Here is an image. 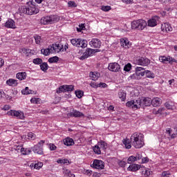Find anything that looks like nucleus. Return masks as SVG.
Segmentation results:
<instances>
[{"label":"nucleus","instance_id":"obj_24","mask_svg":"<svg viewBox=\"0 0 177 177\" xmlns=\"http://www.w3.org/2000/svg\"><path fill=\"white\" fill-rule=\"evenodd\" d=\"M122 143L124 145L126 149H131V147H132V142H131V138L129 140V138H125L123 139L122 140Z\"/></svg>","mask_w":177,"mask_h":177},{"label":"nucleus","instance_id":"obj_52","mask_svg":"<svg viewBox=\"0 0 177 177\" xmlns=\"http://www.w3.org/2000/svg\"><path fill=\"white\" fill-rule=\"evenodd\" d=\"M68 5L69 8H77V4L75 1H68Z\"/></svg>","mask_w":177,"mask_h":177},{"label":"nucleus","instance_id":"obj_20","mask_svg":"<svg viewBox=\"0 0 177 177\" xmlns=\"http://www.w3.org/2000/svg\"><path fill=\"white\" fill-rule=\"evenodd\" d=\"M162 31L168 32V31H172V26L169 24V23H165L161 25Z\"/></svg>","mask_w":177,"mask_h":177},{"label":"nucleus","instance_id":"obj_22","mask_svg":"<svg viewBox=\"0 0 177 177\" xmlns=\"http://www.w3.org/2000/svg\"><path fill=\"white\" fill-rule=\"evenodd\" d=\"M151 104L153 107H158L161 104V99L158 97L153 98L151 100Z\"/></svg>","mask_w":177,"mask_h":177},{"label":"nucleus","instance_id":"obj_14","mask_svg":"<svg viewBox=\"0 0 177 177\" xmlns=\"http://www.w3.org/2000/svg\"><path fill=\"white\" fill-rule=\"evenodd\" d=\"M52 53H59L63 52V45L62 44H53L51 46Z\"/></svg>","mask_w":177,"mask_h":177},{"label":"nucleus","instance_id":"obj_42","mask_svg":"<svg viewBox=\"0 0 177 177\" xmlns=\"http://www.w3.org/2000/svg\"><path fill=\"white\" fill-rule=\"evenodd\" d=\"M59 62V57L55 56L48 59L49 63H57Z\"/></svg>","mask_w":177,"mask_h":177},{"label":"nucleus","instance_id":"obj_12","mask_svg":"<svg viewBox=\"0 0 177 177\" xmlns=\"http://www.w3.org/2000/svg\"><path fill=\"white\" fill-rule=\"evenodd\" d=\"M19 53H21L23 56H26V57H31L32 55H34V50H31L30 48H21L19 50Z\"/></svg>","mask_w":177,"mask_h":177},{"label":"nucleus","instance_id":"obj_1","mask_svg":"<svg viewBox=\"0 0 177 177\" xmlns=\"http://www.w3.org/2000/svg\"><path fill=\"white\" fill-rule=\"evenodd\" d=\"M126 106L132 110H138L140 107H149L151 106V98L142 97L137 100H131L126 103Z\"/></svg>","mask_w":177,"mask_h":177},{"label":"nucleus","instance_id":"obj_19","mask_svg":"<svg viewBox=\"0 0 177 177\" xmlns=\"http://www.w3.org/2000/svg\"><path fill=\"white\" fill-rule=\"evenodd\" d=\"M32 151H34V153L39 154L40 156H42V154H44V147H42V146L35 145L32 148Z\"/></svg>","mask_w":177,"mask_h":177},{"label":"nucleus","instance_id":"obj_39","mask_svg":"<svg viewBox=\"0 0 177 177\" xmlns=\"http://www.w3.org/2000/svg\"><path fill=\"white\" fill-rule=\"evenodd\" d=\"M145 77H147V78L153 79L156 77V75L150 71H145Z\"/></svg>","mask_w":177,"mask_h":177},{"label":"nucleus","instance_id":"obj_26","mask_svg":"<svg viewBox=\"0 0 177 177\" xmlns=\"http://www.w3.org/2000/svg\"><path fill=\"white\" fill-rule=\"evenodd\" d=\"M16 77L19 81H23L27 78V73L26 72H19L17 73Z\"/></svg>","mask_w":177,"mask_h":177},{"label":"nucleus","instance_id":"obj_35","mask_svg":"<svg viewBox=\"0 0 177 177\" xmlns=\"http://www.w3.org/2000/svg\"><path fill=\"white\" fill-rule=\"evenodd\" d=\"M118 97L121 99L122 102H125V99H127V93L123 91H120L118 92Z\"/></svg>","mask_w":177,"mask_h":177},{"label":"nucleus","instance_id":"obj_53","mask_svg":"<svg viewBox=\"0 0 177 177\" xmlns=\"http://www.w3.org/2000/svg\"><path fill=\"white\" fill-rule=\"evenodd\" d=\"M171 175V172L169 171H164L162 172V177H169Z\"/></svg>","mask_w":177,"mask_h":177},{"label":"nucleus","instance_id":"obj_5","mask_svg":"<svg viewBox=\"0 0 177 177\" xmlns=\"http://www.w3.org/2000/svg\"><path fill=\"white\" fill-rule=\"evenodd\" d=\"M60 20V18L57 15H50L46 17H43L41 19V24H53L57 23Z\"/></svg>","mask_w":177,"mask_h":177},{"label":"nucleus","instance_id":"obj_3","mask_svg":"<svg viewBox=\"0 0 177 177\" xmlns=\"http://www.w3.org/2000/svg\"><path fill=\"white\" fill-rule=\"evenodd\" d=\"M22 13L25 15H29V16H32V15H37L39 12V10L35 6L34 1H29L26 3V6H24L21 9Z\"/></svg>","mask_w":177,"mask_h":177},{"label":"nucleus","instance_id":"obj_25","mask_svg":"<svg viewBox=\"0 0 177 177\" xmlns=\"http://www.w3.org/2000/svg\"><path fill=\"white\" fill-rule=\"evenodd\" d=\"M63 142L65 146H73L74 145V140L68 137L63 140Z\"/></svg>","mask_w":177,"mask_h":177},{"label":"nucleus","instance_id":"obj_36","mask_svg":"<svg viewBox=\"0 0 177 177\" xmlns=\"http://www.w3.org/2000/svg\"><path fill=\"white\" fill-rule=\"evenodd\" d=\"M48 68H49V66L48 65V63L41 62V64H40V69L41 70V71L46 73V71H48Z\"/></svg>","mask_w":177,"mask_h":177},{"label":"nucleus","instance_id":"obj_13","mask_svg":"<svg viewBox=\"0 0 177 177\" xmlns=\"http://www.w3.org/2000/svg\"><path fill=\"white\" fill-rule=\"evenodd\" d=\"M89 45L91 48H100L102 46V41L97 38H94L89 42Z\"/></svg>","mask_w":177,"mask_h":177},{"label":"nucleus","instance_id":"obj_15","mask_svg":"<svg viewBox=\"0 0 177 177\" xmlns=\"http://www.w3.org/2000/svg\"><path fill=\"white\" fill-rule=\"evenodd\" d=\"M108 68L110 71H114L115 73H118V71H120V68H121V67L120 66V64H118V63L113 62L109 64Z\"/></svg>","mask_w":177,"mask_h":177},{"label":"nucleus","instance_id":"obj_8","mask_svg":"<svg viewBox=\"0 0 177 177\" xmlns=\"http://www.w3.org/2000/svg\"><path fill=\"white\" fill-rule=\"evenodd\" d=\"M7 114L11 117H16L18 120H24V113L21 111L10 110Z\"/></svg>","mask_w":177,"mask_h":177},{"label":"nucleus","instance_id":"obj_33","mask_svg":"<svg viewBox=\"0 0 177 177\" xmlns=\"http://www.w3.org/2000/svg\"><path fill=\"white\" fill-rule=\"evenodd\" d=\"M41 53L42 55H44V56H49L50 53H52V46H49L48 48L41 49Z\"/></svg>","mask_w":177,"mask_h":177},{"label":"nucleus","instance_id":"obj_37","mask_svg":"<svg viewBox=\"0 0 177 177\" xmlns=\"http://www.w3.org/2000/svg\"><path fill=\"white\" fill-rule=\"evenodd\" d=\"M21 153L24 156H28V154L31 153V149H30V148H26H26L21 147Z\"/></svg>","mask_w":177,"mask_h":177},{"label":"nucleus","instance_id":"obj_30","mask_svg":"<svg viewBox=\"0 0 177 177\" xmlns=\"http://www.w3.org/2000/svg\"><path fill=\"white\" fill-rule=\"evenodd\" d=\"M7 85L9 86H17L19 85V82H17V80L15 79H9L6 81Z\"/></svg>","mask_w":177,"mask_h":177},{"label":"nucleus","instance_id":"obj_34","mask_svg":"<svg viewBox=\"0 0 177 177\" xmlns=\"http://www.w3.org/2000/svg\"><path fill=\"white\" fill-rule=\"evenodd\" d=\"M97 145L100 149H102V150H106V149H107V142L103 140H100Z\"/></svg>","mask_w":177,"mask_h":177},{"label":"nucleus","instance_id":"obj_54","mask_svg":"<svg viewBox=\"0 0 177 177\" xmlns=\"http://www.w3.org/2000/svg\"><path fill=\"white\" fill-rule=\"evenodd\" d=\"M90 86H91V88H99V84H97L95 82H91L90 83Z\"/></svg>","mask_w":177,"mask_h":177},{"label":"nucleus","instance_id":"obj_56","mask_svg":"<svg viewBox=\"0 0 177 177\" xmlns=\"http://www.w3.org/2000/svg\"><path fill=\"white\" fill-rule=\"evenodd\" d=\"M57 149V147H56V145H55V144H50V150H51V151H53Z\"/></svg>","mask_w":177,"mask_h":177},{"label":"nucleus","instance_id":"obj_11","mask_svg":"<svg viewBox=\"0 0 177 177\" xmlns=\"http://www.w3.org/2000/svg\"><path fill=\"white\" fill-rule=\"evenodd\" d=\"M92 167L95 169H103L104 168V162L95 159L92 164Z\"/></svg>","mask_w":177,"mask_h":177},{"label":"nucleus","instance_id":"obj_41","mask_svg":"<svg viewBox=\"0 0 177 177\" xmlns=\"http://www.w3.org/2000/svg\"><path fill=\"white\" fill-rule=\"evenodd\" d=\"M64 174L65 177H75V175L73 174L72 172L68 169H66L64 171Z\"/></svg>","mask_w":177,"mask_h":177},{"label":"nucleus","instance_id":"obj_46","mask_svg":"<svg viewBox=\"0 0 177 177\" xmlns=\"http://www.w3.org/2000/svg\"><path fill=\"white\" fill-rule=\"evenodd\" d=\"M136 161V158H135L134 156H131L128 159H127V162L128 164H132V162H135Z\"/></svg>","mask_w":177,"mask_h":177},{"label":"nucleus","instance_id":"obj_61","mask_svg":"<svg viewBox=\"0 0 177 177\" xmlns=\"http://www.w3.org/2000/svg\"><path fill=\"white\" fill-rule=\"evenodd\" d=\"M135 158H136V161H138L139 160H142V155L138 153L135 156Z\"/></svg>","mask_w":177,"mask_h":177},{"label":"nucleus","instance_id":"obj_62","mask_svg":"<svg viewBox=\"0 0 177 177\" xmlns=\"http://www.w3.org/2000/svg\"><path fill=\"white\" fill-rule=\"evenodd\" d=\"M44 144H45V140H40L37 145L41 146V147H44Z\"/></svg>","mask_w":177,"mask_h":177},{"label":"nucleus","instance_id":"obj_57","mask_svg":"<svg viewBox=\"0 0 177 177\" xmlns=\"http://www.w3.org/2000/svg\"><path fill=\"white\" fill-rule=\"evenodd\" d=\"M98 88H107V84L106 83L100 82L98 84Z\"/></svg>","mask_w":177,"mask_h":177},{"label":"nucleus","instance_id":"obj_21","mask_svg":"<svg viewBox=\"0 0 177 177\" xmlns=\"http://www.w3.org/2000/svg\"><path fill=\"white\" fill-rule=\"evenodd\" d=\"M44 166V163L41 162H35V163H31L30 167L32 169H41Z\"/></svg>","mask_w":177,"mask_h":177},{"label":"nucleus","instance_id":"obj_60","mask_svg":"<svg viewBox=\"0 0 177 177\" xmlns=\"http://www.w3.org/2000/svg\"><path fill=\"white\" fill-rule=\"evenodd\" d=\"M3 110H4L5 111L10 110V105H4L3 107Z\"/></svg>","mask_w":177,"mask_h":177},{"label":"nucleus","instance_id":"obj_2","mask_svg":"<svg viewBox=\"0 0 177 177\" xmlns=\"http://www.w3.org/2000/svg\"><path fill=\"white\" fill-rule=\"evenodd\" d=\"M131 142L135 149H142L145 146V135L142 133L136 132L131 135Z\"/></svg>","mask_w":177,"mask_h":177},{"label":"nucleus","instance_id":"obj_9","mask_svg":"<svg viewBox=\"0 0 177 177\" xmlns=\"http://www.w3.org/2000/svg\"><path fill=\"white\" fill-rule=\"evenodd\" d=\"M136 64L139 66H142L143 67H146V66H149L150 64V59L147 57H138L136 59Z\"/></svg>","mask_w":177,"mask_h":177},{"label":"nucleus","instance_id":"obj_16","mask_svg":"<svg viewBox=\"0 0 177 177\" xmlns=\"http://www.w3.org/2000/svg\"><path fill=\"white\" fill-rule=\"evenodd\" d=\"M93 55V49L87 48L86 51L83 53V55L80 57V60H85L88 57H91Z\"/></svg>","mask_w":177,"mask_h":177},{"label":"nucleus","instance_id":"obj_58","mask_svg":"<svg viewBox=\"0 0 177 177\" xmlns=\"http://www.w3.org/2000/svg\"><path fill=\"white\" fill-rule=\"evenodd\" d=\"M122 1L124 3H127V5H129L131 3H133V0H122Z\"/></svg>","mask_w":177,"mask_h":177},{"label":"nucleus","instance_id":"obj_6","mask_svg":"<svg viewBox=\"0 0 177 177\" xmlns=\"http://www.w3.org/2000/svg\"><path fill=\"white\" fill-rule=\"evenodd\" d=\"M71 43L77 48H86L88 46V41L82 39H72Z\"/></svg>","mask_w":177,"mask_h":177},{"label":"nucleus","instance_id":"obj_48","mask_svg":"<svg viewBox=\"0 0 177 177\" xmlns=\"http://www.w3.org/2000/svg\"><path fill=\"white\" fill-rule=\"evenodd\" d=\"M41 100L39 98H32L30 99V102L33 104H39Z\"/></svg>","mask_w":177,"mask_h":177},{"label":"nucleus","instance_id":"obj_49","mask_svg":"<svg viewBox=\"0 0 177 177\" xmlns=\"http://www.w3.org/2000/svg\"><path fill=\"white\" fill-rule=\"evenodd\" d=\"M142 175H144V176L147 177L150 175V171L144 169L142 172H141Z\"/></svg>","mask_w":177,"mask_h":177},{"label":"nucleus","instance_id":"obj_43","mask_svg":"<svg viewBox=\"0 0 177 177\" xmlns=\"http://www.w3.org/2000/svg\"><path fill=\"white\" fill-rule=\"evenodd\" d=\"M57 164H69L70 161H68V160L66 158L64 159L59 158L57 160Z\"/></svg>","mask_w":177,"mask_h":177},{"label":"nucleus","instance_id":"obj_4","mask_svg":"<svg viewBox=\"0 0 177 177\" xmlns=\"http://www.w3.org/2000/svg\"><path fill=\"white\" fill-rule=\"evenodd\" d=\"M147 26V22L143 19H138L131 22V28L133 30H140V31L145 30Z\"/></svg>","mask_w":177,"mask_h":177},{"label":"nucleus","instance_id":"obj_64","mask_svg":"<svg viewBox=\"0 0 177 177\" xmlns=\"http://www.w3.org/2000/svg\"><path fill=\"white\" fill-rule=\"evenodd\" d=\"M166 133H168V135H169V136H171V133H172V129L167 128L166 129Z\"/></svg>","mask_w":177,"mask_h":177},{"label":"nucleus","instance_id":"obj_17","mask_svg":"<svg viewBox=\"0 0 177 177\" xmlns=\"http://www.w3.org/2000/svg\"><path fill=\"white\" fill-rule=\"evenodd\" d=\"M68 117H75V118H80V117H84V113L80 112V111L73 110L72 112L68 113Z\"/></svg>","mask_w":177,"mask_h":177},{"label":"nucleus","instance_id":"obj_10","mask_svg":"<svg viewBox=\"0 0 177 177\" xmlns=\"http://www.w3.org/2000/svg\"><path fill=\"white\" fill-rule=\"evenodd\" d=\"M73 91H74V86L63 85L57 89V93H62V92H73Z\"/></svg>","mask_w":177,"mask_h":177},{"label":"nucleus","instance_id":"obj_31","mask_svg":"<svg viewBox=\"0 0 177 177\" xmlns=\"http://www.w3.org/2000/svg\"><path fill=\"white\" fill-rule=\"evenodd\" d=\"M145 68L142 67H136V73L137 75H141V77H144V75H146V71H143Z\"/></svg>","mask_w":177,"mask_h":177},{"label":"nucleus","instance_id":"obj_40","mask_svg":"<svg viewBox=\"0 0 177 177\" xmlns=\"http://www.w3.org/2000/svg\"><path fill=\"white\" fill-rule=\"evenodd\" d=\"M93 150L94 153H95V154H101L102 153V151H100V148L99 145H97V144L93 147Z\"/></svg>","mask_w":177,"mask_h":177},{"label":"nucleus","instance_id":"obj_27","mask_svg":"<svg viewBox=\"0 0 177 177\" xmlns=\"http://www.w3.org/2000/svg\"><path fill=\"white\" fill-rule=\"evenodd\" d=\"M147 25L149 27H156L157 26V17L148 20Z\"/></svg>","mask_w":177,"mask_h":177},{"label":"nucleus","instance_id":"obj_28","mask_svg":"<svg viewBox=\"0 0 177 177\" xmlns=\"http://www.w3.org/2000/svg\"><path fill=\"white\" fill-rule=\"evenodd\" d=\"M174 106L175 103L171 100H168L165 103V107H166L167 110H174Z\"/></svg>","mask_w":177,"mask_h":177},{"label":"nucleus","instance_id":"obj_23","mask_svg":"<svg viewBox=\"0 0 177 177\" xmlns=\"http://www.w3.org/2000/svg\"><path fill=\"white\" fill-rule=\"evenodd\" d=\"M120 45L123 48L128 49L129 48V40L127 38H122L120 39Z\"/></svg>","mask_w":177,"mask_h":177},{"label":"nucleus","instance_id":"obj_47","mask_svg":"<svg viewBox=\"0 0 177 177\" xmlns=\"http://www.w3.org/2000/svg\"><path fill=\"white\" fill-rule=\"evenodd\" d=\"M101 10H103V12H109L111 10V6H102L101 7Z\"/></svg>","mask_w":177,"mask_h":177},{"label":"nucleus","instance_id":"obj_63","mask_svg":"<svg viewBox=\"0 0 177 177\" xmlns=\"http://www.w3.org/2000/svg\"><path fill=\"white\" fill-rule=\"evenodd\" d=\"M68 49V44L66 43L64 46H63V52H66Z\"/></svg>","mask_w":177,"mask_h":177},{"label":"nucleus","instance_id":"obj_7","mask_svg":"<svg viewBox=\"0 0 177 177\" xmlns=\"http://www.w3.org/2000/svg\"><path fill=\"white\" fill-rule=\"evenodd\" d=\"M159 61L161 62V63H163V64H174V63L177 64L176 59L171 57V56H165V55H160L159 57Z\"/></svg>","mask_w":177,"mask_h":177},{"label":"nucleus","instance_id":"obj_32","mask_svg":"<svg viewBox=\"0 0 177 177\" xmlns=\"http://www.w3.org/2000/svg\"><path fill=\"white\" fill-rule=\"evenodd\" d=\"M140 169V166L139 165H131L127 168L128 171H131V172H136Z\"/></svg>","mask_w":177,"mask_h":177},{"label":"nucleus","instance_id":"obj_59","mask_svg":"<svg viewBox=\"0 0 177 177\" xmlns=\"http://www.w3.org/2000/svg\"><path fill=\"white\" fill-rule=\"evenodd\" d=\"M141 159H142V164H145V162H149V158H147V157H145Z\"/></svg>","mask_w":177,"mask_h":177},{"label":"nucleus","instance_id":"obj_44","mask_svg":"<svg viewBox=\"0 0 177 177\" xmlns=\"http://www.w3.org/2000/svg\"><path fill=\"white\" fill-rule=\"evenodd\" d=\"M32 63L34 64H37V65L41 64H42V59H41V58L33 59Z\"/></svg>","mask_w":177,"mask_h":177},{"label":"nucleus","instance_id":"obj_50","mask_svg":"<svg viewBox=\"0 0 177 177\" xmlns=\"http://www.w3.org/2000/svg\"><path fill=\"white\" fill-rule=\"evenodd\" d=\"M131 68H132V65L131 64H127L124 67V71H131Z\"/></svg>","mask_w":177,"mask_h":177},{"label":"nucleus","instance_id":"obj_51","mask_svg":"<svg viewBox=\"0 0 177 177\" xmlns=\"http://www.w3.org/2000/svg\"><path fill=\"white\" fill-rule=\"evenodd\" d=\"M34 38L36 44H41V36L35 35Z\"/></svg>","mask_w":177,"mask_h":177},{"label":"nucleus","instance_id":"obj_29","mask_svg":"<svg viewBox=\"0 0 177 177\" xmlns=\"http://www.w3.org/2000/svg\"><path fill=\"white\" fill-rule=\"evenodd\" d=\"M99 77H100V73L97 72H91L90 73V78L92 80V81H97L99 79Z\"/></svg>","mask_w":177,"mask_h":177},{"label":"nucleus","instance_id":"obj_18","mask_svg":"<svg viewBox=\"0 0 177 177\" xmlns=\"http://www.w3.org/2000/svg\"><path fill=\"white\" fill-rule=\"evenodd\" d=\"M5 27L7 28H12L15 29L16 28V23L15 21L12 19H9L5 24Z\"/></svg>","mask_w":177,"mask_h":177},{"label":"nucleus","instance_id":"obj_55","mask_svg":"<svg viewBox=\"0 0 177 177\" xmlns=\"http://www.w3.org/2000/svg\"><path fill=\"white\" fill-rule=\"evenodd\" d=\"M163 111H165V108L164 107L159 108L158 110L156 112V114H162Z\"/></svg>","mask_w":177,"mask_h":177},{"label":"nucleus","instance_id":"obj_45","mask_svg":"<svg viewBox=\"0 0 177 177\" xmlns=\"http://www.w3.org/2000/svg\"><path fill=\"white\" fill-rule=\"evenodd\" d=\"M75 95H76L77 97H78V99H81V97H82V96H84V91H80V90L76 91Z\"/></svg>","mask_w":177,"mask_h":177},{"label":"nucleus","instance_id":"obj_38","mask_svg":"<svg viewBox=\"0 0 177 177\" xmlns=\"http://www.w3.org/2000/svg\"><path fill=\"white\" fill-rule=\"evenodd\" d=\"M32 90H30L28 87H26L25 89L21 91L22 95H32Z\"/></svg>","mask_w":177,"mask_h":177}]
</instances>
